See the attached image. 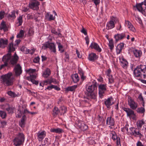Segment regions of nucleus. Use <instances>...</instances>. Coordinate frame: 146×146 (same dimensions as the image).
Wrapping results in <instances>:
<instances>
[{
    "label": "nucleus",
    "mask_w": 146,
    "mask_h": 146,
    "mask_svg": "<svg viewBox=\"0 0 146 146\" xmlns=\"http://www.w3.org/2000/svg\"><path fill=\"white\" fill-rule=\"evenodd\" d=\"M49 48L51 52L54 53L56 52V46L53 43H49Z\"/></svg>",
    "instance_id": "a878e982"
},
{
    "label": "nucleus",
    "mask_w": 146,
    "mask_h": 146,
    "mask_svg": "<svg viewBox=\"0 0 146 146\" xmlns=\"http://www.w3.org/2000/svg\"><path fill=\"white\" fill-rule=\"evenodd\" d=\"M121 65L124 68H126L127 67L128 63L127 61L124 58H120Z\"/></svg>",
    "instance_id": "6ab92c4d"
},
{
    "label": "nucleus",
    "mask_w": 146,
    "mask_h": 146,
    "mask_svg": "<svg viewBox=\"0 0 146 146\" xmlns=\"http://www.w3.org/2000/svg\"><path fill=\"white\" fill-rule=\"evenodd\" d=\"M39 2L37 0H31L29 5V7L33 10H38L39 9L38 6Z\"/></svg>",
    "instance_id": "423d86ee"
},
{
    "label": "nucleus",
    "mask_w": 146,
    "mask_h": 146,
    "mask_svg": "<svg viewBox=\"0 0 146 146\" xmlns=\"http://www.w3.org/2000/svg\"><path fill=\"white\" fill-rule=\"evenodd\" d=\"M78 73L80 76L81 79L82 80L85 79L86 76H84V72L81 69H78Z\"/></svg>",
    "instance_id": "c9c22d12"
},
{
    "label": "nucleus",
    "mask_w": 146,
    "mask_h": 146,
    "mask_svg": "<svg viewBox=\"0 0 146 146\" xmlns=\"http://www.w3.org/2000/svg\"><path fill=\"white\" fill-rule=\"evenodd\" d=\"M115 27V24L113 21H110L108 22L106 25V29L108 30L111 29Z\"/></svg>",
    "instance_id": "4be33fe9"
},
{
    "label": "nucleus",
    "mask_w": 146,
    "mask_h": 146,
    "mask_svg": "<svg viewBox=\"0 0 146 146\" xmlns=\"http://www.w3.org/2000/svg\"><path fill=\"white\" fill-rule=\"evenodd\" d=\"M50 74L51 72L50 70L48 68H47L43 73L42 76L44 77L47 78L50 76Z\"/></svg>",
    "instance_id": "c756f323"
},
{
    "label": "nucleus",
    "mask_w": 146,
    "mask_h": 146,
    "mask_svg": "<svg viewBox=\"0 0 146 146\" xmlns=\"http://www.w3.org/2000/svg\"><path fill=\"white\" fill-rule=\"evenodd\" d=\"M106 85L101 84L99 86V97L101 98L104 96L105 91L106 90Z\"/></svg>",
    "instance_id": "1a4fd4ad"
},
{
    "label": "nucleus",
    "mask_w": 146,
    "mask_h": 146,
    "mask_svg": "<svg viewBox=\"0 0 146 146\" xmlns=\"http://www.w3.org/2000/svg\"><path fill=\"white\" fill-rule=\"evenodd\" d=\"M51 32L52 33L56 35H58L59 36H60L61 35V34L60 32L58 33L54 28L52 29Z\"/></svg>",
    "instance_id": "3c124183"
},
{
    "label": "nucleus",
    "mask_w": 146,
    "mask_h": 146,
    "mask_svg": "<svg viewBox=\"0 0 146 146\" xmlns=\"http://www.w3.org/2000/svg\"><path fill=\"white\" fill-rule=\"evenodd\" d=\"M97 58L96 54L94 53H92L88 56V59L90 61H94Z\"/></svg>",
    "instance_id": "b1692460"
},
{
    "label": "nucleus",
    "mask_w": 146,
    "mask_h": 146,
    "mask_svg": "<svg viewBox=\"0 0 146 146\" xmlns=\"http://www.w3.org/2000/svg\"><path fill=\"white\" fill-rule=\"evenodd\" d=\"M128 126H129V125L127 123L126 124L125 126L123 129H122V130H121V131H123L124 129L126 130L128 134V132H129V130L128 129Z\"/></svg>",
    "instance_id": "864d4df0"
},
{
    "label": "nucleus",
    "mask_w": 146,
    "mask_h": 146,
    "mask_svg": "<svg viewBox=\"0 0 146 146\" xmlns=\"http://www.w3.org/2000/svg\"><path fill=\"white\" fill-rule=\"evenodd\" d=\"M88 143L90 144L93 145L96 143V142L93 139H90L88 141Z\"/></svg>",
    "instance_id": "69168bd1"
},
{
    "label": "nucleus",
    "mask_w": 146,
    "mask_h": 146,
    "mask_svg": "<svg viewBox=\"0 0 146 146\" xmlns=\"http://www.w3.org/2000/svg\"><path fill=\"white\" fill-rule=\"evenodd\" d=\"M138 98L139 100L143 102V106H144L145 103L143 98L141 94H140L139 95Z\"/></svg>",
    "instance_id": "603ef678"
},
{
    "label": "nucleus",
    "mask_w": 146,
    "mask_h": 146,
    "mask_svg": "<svg viewBox=\"0 0 146 146\" xmlns=\"http://www.w3.org/2000/svg\"><path fill=\"white\" fill-rule=\"evenodd\" d=\"M5 14V12L4 11H0V19H1L4 18Z\"/></svg>",
    "instance_id": "6e6d98bb"
},
{
    "label": "nucleus",
    "mask_w": 146,
    "mask_h": 146,
    "mask_svg": "<svg viewBox=\"0 0 146 146\" xmlns=\"http://www.w3.org/2000/svg\"><path fill=\"white\" fill-rule=\"evenodd\" d=\"M40 60V58L38 57L35 58L33 59V62L35 63H38L39 62Z\"/></svg>",
    "instance_id": "052dcab7"
},
{
    "label": "nucleus",
    "mask_w": 146,
    "mask_h": 146,
    "mask_svg": "<svg viewBox=\"0 0 146 146\" xmlns=\"http://www.w3.org/2000/svg\"><path fill=\"white\" fill-rule=\"evenodd\" d=\"M8 95L12 98H15L17 96V95L15 93L11 91H8L7 92Z\"/></svg>",
    "instance_id": "a18cd8bd"
},
{
    "label": "nucleus",
    "mask_w": 146,
    "mask_h": 146,
    "mask_svg": "<svg viewBox=\"0 0 146 146\" xmlns=\"http://www.w3.org/2000/svg\"><path fill=\"white\" fill-rule=\"evenodd\" d=\"M11 58V54L8 52V53L4 55L3 57L2 61L4 63H6L8 65V63L10 62Z\"/></svg>",
    "instance_id": "9b49d317"
},
{
    "label": "nucleus",
    "mask_w": 146,
    "mask_h": 146,
    "mask_svg": "<svg viewBox=\"0 0 146 146\" xmlns=\"http://www.w3.org/2000/svg\"><path fill=\"white\" fill-rule=\"evenodd\" d=\"M134 73L135 77L144 78L146 77V65H141L138 66L134 70Z\"/></svg>",
    "instance_id": "f03ea898"
},
{
    "label": "nucleus",
    "mask_w": 146,
    "mask_h": 146,
    "mask_svg": "<svg viewBox=\"0 0 146 146\" xmlns=\"http://www.w3.org/2000/svg\"><path fill=\"white\" fill-rule=\"evenodd\" d=\"M16 13L17 14H18V12H16L15 11H13L11 13V14H10L7 15V18L8 20L15 19L16 16H15V13Z\"/></svg>",
    "instance_id": "393cba45"
},
{
    "label": "nucleus",
    "mask_w": 146,
    "mask_h": 146,
    "mask_svg": "<svg viewBox=\"0 0 146 146\" xmlns=\"http://www.w3.org/2000/svg\"><path fill=\"white\" fill-rule=\"evenodd\" d=\"M112 101L113 98L110 97L108 98L105 101V104L107 108H109L110 106L113 104V102H112Z\"/></svg>",
    "instance_id": "ddd939ff"
},
{
    "label": "nucleus",
    "mask_w": 146,
    "mask_h": 146,
    "mask_svg": "<svg viewBox=\"0 0 146 146\" xmlns=\"http://www.w3.org/2000/svg\"><path fill=\"white\" fill-rule=\"evenodd\" d=\"M125 33L121 34H117L114 36V38L116 41L121 40L125 38Z\"/></svg>",
    "instance_id": "4468645a"
},
{
    "label": "nucleus",
    "mask_w": 146,
    "mask_h": 146,
    "mask_svg": "<svg viewBox=\"0 0 146 146\" xmlns=\"http://www.w3.org/2000/svg\"><path fill=\"white\" fill-rule=\"evenodd\" d=\"M15 108L13 106H11L9 105H8V107L6 109V110L8 112V113H13V112Z\"/></svg>",
    "instance_id": "473e14b6"
},
{
    "label": "nucleus",
    "mask_w": 146,
    "mask_h": 146,
    "mask_svg": "<svg viewBox=\"0 0 146 146\" xmlns=\"http://www.w3.org/2000/svg\"><path fill=\"white\" fill-rule=\"evenodd\" d=\"M14 70L16 76H19L22 72L21 67L19 64L15 65Z\"/></svg>",
    "instance_id": "9d476101"
},
{
    "label": "nucleus",
    "mask_w": 146,
    "mask_h": 146,
    "mask_svg": "<svg viewBox=\"0 0 146 146\" xmlns=\"http://www.w3.org/2000/svg\"><path fill=\"white\" fill-rule=\"evenodd\" d=\"M8 52L11 53V52L14 51L15 50V48L13 47V43L12 42L9 44L8 46Z\"/></svg>",
    "instance_id": "2f4dec72"
},
{
    "label": "nucleus",
    "mask_w": 146,
    "mask_h": 146,
    "mask_svg": "<svg viewBox=\"0 0 146 146\" xmlns=\"http://www.w3.org/2000/svg\"><path fill=\"white\" fill-rule=\"evenodd\" d=\"M128 134L134 135L135 136H138L140 137L142 136V135L140 133L139 129L134 127H131L129 128V131L128 132Z\"/></svg>",
    "instance_id": "39448f33"
},
{
    "label": "nucleus",
    "mask_w": 146,
    "mask_h": 146,
    "mask_svg": "<svg viewBox=\"0 0 146 146\" xmlns=\"http://www.w3.org/2000/svg\"><path fill=\"white\" fill-rule=\"evenodd\" d=\"M108 46L111 50H112L113 48L114 47L113 42L112 39L109 40Z\"/></svg>",
    "instance_id": "ea45409f"
},
{
    "label": "nucleus",
    "mask_w": 146,
    "mask_h": 146,
    "mask_svg": "<svg viewBox=\"0 0 146 146\" xmlns=\"http://www.w3.org/2000/svg\"><path fill=\"white\" fill-rule=\"evenodd\" d=\"M78 127L83 131L86 130L88 128V126L83 122H79L78 124Z\"/></svg>",
    "instance_id": "a211bd4d"
},
{
    "label": "nucleus",
    "mask_w": 146,
    "mask_h": 146,
    "mask_svg": "<svg viewBox=\"0 0 146 146\" xmlns=\"http://www.w3.org/2000/svg\"><path fill=\"white\" fill-rule=\"evenodd\" d=\"M0 116L2 119L5 118L7 116L6 112L4 111L0 110Z\"/></svg>",
    "instance_id": "09e8293b"
},
{
    "label": "nucleus",
    "mask_w": 146,
    "mask_h": 146,
    "mask_svg": "<svg viewBox=\"0 0 146 146\" xmlns=\"http://www.w3.org/2000/svg\"><path fill=\"white\" fill-rule=\"evenodd\" d=\"M65 58L66 59L65 60L66 61H68L69 60V56L68 54H67L66 52L65 53Z\"/></svg>",
    "instance_id": "774afa93"
},
{
    "label": "nucleus",
    "mask_w": 146,
    "mask_h": 146,
    "mask_svg": "<svg viewBox=\"0 0 146 146\" xmlns=\"http://www.w3.org/2000/svg\"><path fill=\"white\" fill-rule=\"evenodd\" d=\"M77 85H74L73 86L68 87L66 89V91H75L76 89L77 88Z\"/></svg>",
    "instance_id": "72a5a7b5"
},
{
    "label": "nucleus",
    "mask_w": 146,
    "mask_h": 146,
    "mask_svg": "<svg viewBox=\"0 0 146 146\" xmlns=\"http://www.w3.org/2000/svg\"><path fill=\"white\" fill-rule=\"evenodd\" d=\"M55 17H53L52 15H50L48 19V20L49 21H51V20H54Z\"/></svg>",
    "instance_id": "338daca9"
},
{
    "label": "nucleus",
    "mask_w": 146,
    "mask_h": 146,
    "mask_svg": "<svg viewBox=\"0 0 146 146\" xmlns=\"http://www.w3.org/2000/svg\"><path fill=\"white\" fill-rule=\"evenodd\" d=\"M22 17L20 16L18 19V20L19 24V25H21L22 23Z\"/></svg>",
    "instance_id": "13d9d810"
},
{
    "label": "nucleus",
    "mask_w": 146,
    "mask_h": 146,
    "mask_svg": "<svg viewBox=\"0 0 146 146\" xmlns=\"http://www.w3.org/2000/svg\"><path fill=\"white\" fill-rule=\"evenodd\" d=\"M8 43V40L7 39H0V47L2 48L5 47Z\"/></svg>",
    "instance_id": "dca6fc26"
},
{
    "label": "nucleus",
    "mask_w": 146,
    "mask_h": 146,
    "mask_svg": "<svg viewBox=\"0 0 146 146\" xmlns=\"http://www.w3.org/2000/svg\"><path fill=\"white\" fill-rule=\"evenodd\" d=\"M60 111L61 114L62 113L64 114L67 111V108L65 106H62L60 108Z\"/></svg>",
    "instance_id": "de8ad7c7"
},
{
    "label": "nucleus",
    "mask_w": 146,
    "mask_h": 146,
    "mask_svg": "<svg viewBox=\"0 0 146 146\" xmlns=\"http://www.w3.org/2000/svg\"><path fill=\"white\" fill-rule=\"evenodd\" d=\"M124 44L123 43H121L117 45L116 47V51L117 54L120 53L124 47Z\"/></svg>",
    "instance_id": "5701e85b"
},
{
    "label": "nucleus",
    "mask_w": 146,
    "mask_h": 146,
    "mask_svg": "<svg viewBox=\"0 0 146 146\" xmlns=\"http://www.w3.org/2000/svg\"><path fill=\"white\" fill-rule=\"evenodd\" d=\"M127 96L128 104L129 106L135 102L129 96Z\"/></svg>",
    "instance_id": "37998d69"
},
{
    "label": "nucleus",
    "mask_w": 146,
    "mask_h": 146,
    "mask_svg": "<svg viewBox=\"0 0 146 146\" xmlns=\"http://www.w3.org/2000/svg\"><path fill=\"white\" fill-rule=\"evenodd\" d=\"M136 111L138 113L144 114L145 112V109L143 107L138 108Z\"/></svg>",
    "instance_id": "a19ab883"
},
{
    "label": "nucleus",
    "mask_w": 146,
    "mask_h": 146,
    "mask_svg": "<svg viewBox=\"0 0 146 146\" xmlns=\"http://www.w3.org/2000/svg\"><path fill=\"white\" fill-rule=\"evenodd\" d=\"M125 23L130 30L134 32L136 31V29L135 27L129 21H125Z\"/></svg>",
    "instance_id": "aec40b11"
},
{
    "label": "nucleus",
    "mask_w": 146,
    "mask_h": 146,
    "mask_svg": "<svg viewBox=\"0 0 146 146\" xmlns=\"http://www.w3.org/2000/svg\"><path fill=\"white\" fill-rule=\"evenodd\" d=\"M49 43L47 44H44L42 46V48L44 49H45L47 48H49Z\"/></svg>",
    "instance_id": "0e129e2a"
},
{
    "label": "nucleus",
    "mask_w": 146,
    "mask_h": 146,
    "mask_svg": "<svg viewBox=\"0 0 146 146\" xmlns=\"http://www.w3.org/2000/svg\"><path fill=\"white\" fill-rule=\"evenodd\" d=\"M24 140V134L22 133H19L13 140L14 144L15 146H19L23 143Z\"/></svg>",
    "instance_id": "20e7f679"
},
{
    "label": "nucleus",
    "mask_w": 146,
    "mask_h": 146,
    "mask_svg": "<svg viewBox=\"0 0 146 146\" xmlns=\"http://www.w3.org/2000/svg\"><path fill=\"white\" fill-rule=\"evenodd\" d=\"M111 134L112 139L114 141L116 140L117 146H121L120 138L117 137L115 132H112Z\"/></svg>",
    "instance_id": "f8f14e48"
},
{
    "label": "nucleus",
    "mask_w": 146,
    "mask_h": 146,
    "mask_svg": "<svg viewBox=\"0 0 146 146\" xmlns=\"http://www.w3.org/2000/svg\"><path fill=\"white\" fill-rule=\"evenodd\" d=\"M143 4V2L137 4L135 6H134V7H136L137 9L140 12L142 11L143 9L142 7V5Z\"/></svg>",
    "instance_id": "7c9ffc66"
},
{
    "label": "nucleus",
    "mask_w": 146,
    "mask_h": 146,
    "mask_svg": "<svg viewBox=\"0 0 146 146\" xmlns=\"http://www.w3.org/2000/svg\"><path fill=\"white\" fill-rule=\"evenodd\" d=\"M50 131L52 132H54L58 133H60L63 132V130L59 128H52L50 129Z\"/></svg>",
    "instance_id": "bb28decb"
},
{
    "label": "nucleus",
    "mask_w": 146,
    "mask_h": 146,
    "mask_svg": "<svg viewBox=\"0 0 146 146\" xmlns=\"http://www.w3.org/2000/svg\"><path fill=\"white\" fill-rule=\"evenodd\" d=\"M53 115L54 116H56L59 113L60 111L58 108L56 107H54L53 110Z\"/></svg>",
    "instance_id": "58836bf2"
},
{
    "label": "nucleus",
    "mask_w": 146,
    "mask_h": 146,
    "mask_svg": "<svg viewBox=\"0 0 146 146\" xmlns=\"http://www.w3.org/2000/svg\"><path fill=\"white\" fill-rule=\"evenodd\" d=\"M98 120L100 123H102L103 122L104 119L102 117H100V115H98Z\"/></svg>",
    "instance_id": "680f3d73"
},
{
    "label": "nucleus",
    "mask_w": 146,
    "mask_h": 146,
    "mask_svg": "<svg viewBox=\"0 0 146 146\" xmlns=\"http://www.w3.org/2000/svg\"><path fill=\"white\" fill-rule=\"evenodd\" d=\"M97 88V84L96 83L89 86H86V89L88 93L87 96L90 98L95 99L96 97V92Z\"/></svg>",
    "instance_id": "7ed1b4c3"
},
{
    "label": "nucleus",
    "mask_w": 146,
    "mask_h": 146,
    "mask_svg": "<svg viewBox=\"0 0 146 146\" xmlns=\"http://www.w3.org/2000/svg\"><path fill=\"white\" fill-rule=\"evenodd\" d=\"M26 119V117L25 115L23 116L21 119V121L19 122V125L21 127H23L25 126V121Z\"/></svg>",
    "instance_id": "cd10ccee"
},
{
    "label": "nucleus",
    "mask_w": 146,
    "mask_h": 146,
    "mask_svg": "<svg viewBox=\"0 0 146 146\" xmlns=\"http://www.w3.org/2000/svg\"><path fill=\"white\" fill-rule=\"evenodd\" d=\"M30 81L33 84H35L36 85L38 84V81L35 80L34 79L31 78Z\"/></svg>",
    "instance_id": "5fc2aeb1"
},
{
    "label": "nucleus",
    "mask_w": 146,
    "mask_h": 146,
    "mask_svg": "<svg viewBox=\"0 0 146 146\" xmlns=\"http://www.w3.org/2000/svg\"><path fill=\"white\" fill-rule=\"evenodd\" d=\"M136 125L138 128H140L142 126L143 124V120L138 121L136 123Z\"/></svg>",
    "instance_id": "8fccbe9b"
},
{
    "label": "nucleus",
    "mask_w": 146,
    "mask_h": 146,
    "mask_svg": "<svg viewBox=\"0 0 146 146\" xmlns=\"http://www.w3.org/2000/svg\"><path fill=\"white\" fill-rule=\"evenodd\" d=\"M19 59V56H17L16 52H15L13 56H11V58L10 62H9V64L13 66L16 65Z\"/></svg>",
    "instance_id": "6e6552de"
},
{
    "label": "nucleus",
    "mask_w": 146,
    "mask_h": 146,
    "mask_svg": "<svg viewBox=\"0 0 146 146\" xmlns=\"http://www.w3.org/2000/svg\"><path fill=\"white\" fill-rule=\"evenodd\" d=\"M46 133L45 131H43L40 133H38V138L42 139L45 136Z\"/></svg>",
    "instance_id": "e433bc0d"
},
{
    "label": "nucleus",
    "mask_w": 146,
    "mask_h": 146,
    "mask_svg": "<svg viewBox=\"0 0 146 146\" xmlns=\"http://www.w3.org/2000/svg\"><path fill=\"white\" fill-rule=\"evenodd\" d=\"M134 55L136 57H140L142 54L141 52L139 50H135L133 51Z\"/></svg>",
    "instance_id": "f704fd0d"
},
{
    "label": "nucleus",
    "mask_w": 146,
    "mask_h": 146,
    "mask_svg": "<svg viewBox=\"0 0 146 146\" xmlns=\"http://www.w3.org/2000/svg\"><path fill=\"white\" fill-rule=\"evenodd\" d=\"M106 124L113 126L115 124V121L113 118L111 117H108L106 119Z\"/></svg>",
    "instance_id": "f3484780"
},
{
    "label": "nucleus",
    "mask_w": 146,
    "mask_h": 146,
    "mask_svg": "<svg viewBox=\"0 0 146 146\" xmlns=\"http://www.w3.org/2000/svg\"><path fill=\"white\" fill-rule=\"evenodd\" d=\"M108 79L109 82L110 83H112L114 82V80L112 76V75H110V76H109Z\"/></svg>",
    "instance_id": "bf43d9fd"
},
{
    "label": "nucleus",
    "mask_w": 146,
    "mask_h": 146,
    "mask_svg": "<svg viewBox=\"0 0 146 146\" xmlns=\"http://www.w3.org/2000/svg\"><path fill=\"white\" fill-rule=\"evenodd\" d=\"M1 126L2 127H4L7 124V122L5 121H1Z\"/></svg>",
    "instance_id": "e2e57ef3"
},
{
    "label": "nucleus",
    "mask_w": 146,
    "mask_h": 146,
    "mask_svg": "<svg viewBox=\"0 0 146 146\" xmlns=\"http://www.w3.org/2000/svg\"><path fill=\"white\" fill-rule=\"evenodd\" d=\"M56 82V79L52 78H50V79H48L47 80H46L44 82V84H45L46 83H49L51 84L52 82Z\"/></svg>",
    "instance_id": "4c0bfd02"
},
{
    "label": "nucleus",
    "mask_w": 146,
    "mask_h": 146,
    "mask_svg": "<svg viewBox=\"0 0 146 146\" xmlns=\"http://www.w3.org/2000/svg\"><path fill=\"white\" fill-rule=\"evenodd\" d=\"M90 47L92 49H94L97 51L100 52L102 51V49L100 47L99 45L95 42L92 43Z\"/></svg>",
    "instance_id": "2eb2a0df"
},
{
    "label": "nucleus",
    "mask_w": 146,
    "mask_h": 146,
    "mask_svg": "<svg viewBox=\"0 0 146 146\" xmlns=\"http://www.w3.org/2000/svg\"><path fill=\"white\" fill-rule=\"evenodd\" d=\"M24 31L22 30H21L19 33L17 35V37L18 38H22L24 34Z\"/></svg>",
    "instance_id": "49530a36"
},
{
    "label": "nucleus",
    "mask_w": 146,
    "mask_h": 146,
    "mask_svg": "<svg viewBox=\"0 0 146 146\" xmlns=\"http://www.w3.org/2000/svg\"><path fill=\"white\" fill-rule=\"evenodd\" d=\"M0 29L1 30L3 29L4 31H7L8 28L5 22L2 21L0 24Z\"/></svg>",
    "instance_id": "412c9836"
},
{
    "label": "nucleus",
    "mask_w": 146,
    "mask_h": 146,
    "mask_svg": "<svg viewBox=\"0 0 146 146\" xmlns=\"http://www.w3.org/2000/svg\"><path fill=\"white\" fill-rule=\"evenodd\" d=\"M130 108L133 110H135L136 109L137 107V104L135 102L129 106Z\"/></svg>",
    "instance_id": "c03bdc74"
},
{
    "label": "nucleus",
    "mask_w": 146,
    "mask_h": 146,
    "mask_svg": "<svg viewBox=\"0 0 146 146\" xmlns=\"http://www.w3.org/2000/svg\"><path fill=\"white\" fill-rule=\"evenodd\" d=\"M12 75V73L9 72L1 76L2 83L4 85L7 86H11L13 85L14 78L13 77H11Z\"/></svg>",
    "instance_id": "f257e3e1"
},
{
    "label": "nucleus",
    "mask_w": 146,
    "mask_h": 146,
    "mask_svg": "<svg viewBox=\"0 0 146 146\" xmlns=\"http://www.w3.org/2000/svg\"><path fill=\"white\" fill-rule=\"evenodd\" d=\"M71 78H72L73 82L75 83H77L79 80V78L77 74H76L74 75L71 76Z\"/></svg>",
    "instance_id": "c85d7f7f"
},
{
    "label": "nucleus",
    "mask_w": 146,
    "mask_h": 146,
    "mask_svg": "<svg viewBox=\"0 0 146 146\" xmlns=\"http://www.w3.org/2000/svg\"><path fill=\"white\" fill-rule=\"evenodd\" d=\"M36 70L34 69H29L27 70V72L29 73L30 74H32L35 72Z\"/></svg>",
    "instance_id": "4d7b16f0"
},
{
    "label": "nucleus",
    "mask_w": 146,
    "mask_h": 146,
    "mask_svg": "<svg viewBox=\"0 0 146 146\" xmlns=\"http://www.w3.org/2000/svg\"><path fill=\"white\" fill-rule=\"evenodd\" d=\"M58 46L59 50L60 51L61 53H62L64 52V50L63 49V46L61 44V43L59 42H56Z\"/></svg>",
    "instance_id": "79ce46f5"
},
{
    "label": "nucleus",
    "mask_w": 146,
    "mask_h": 146,
    "mask_svg": "<svg viewBox=\"0 0 146 146\" xmlns=\"http://www.w3.org/2000/svg\"><path fill=\"white\" fill-rule=\"evenodd\" d=\"M123 109L127 113V116L133 119H135L136 116L133 110L130 108H124Z\"/></svg>",
    "instance_id": "0eeeda50"
}]
</instances>
